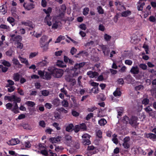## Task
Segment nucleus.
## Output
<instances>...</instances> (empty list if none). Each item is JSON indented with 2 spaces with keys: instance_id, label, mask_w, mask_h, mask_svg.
Returning a JSON list of instances; mask_svg holds the SVG:
<instances>
[{
  "instance_id": "nucleus-40",
  "label": "nucleus",
  "mask_w": 156,
  "mask_h": 156,
  "mask_svg": "<svg viewBox=\"0 0 156 156\" xmlns=\"http://www.w3.org/2000/svg\"><path fill=\"white\" fill-rule=\"evenodd\" d=\"M43 11L47 15H50L52 11V9L51 7H48L47 9H44Z\"/></svg>"
},
{
  "instance_id": "nucleus-35",
  "label": "nucleus",
  "mask_w": 156,
  "mask_h": 156,
  "mask_svg": "<svg viewBox=\"0 0 156 156\" xmlns=\"http://www.w3.org/2000/svg\"><path fill=\"white\" fill-rule=\"evenodd\" d=\"M73 127V124H70L66 126V130L67 132H71L72 131Z\"/></svg>"
},
{
  "instance_id": "nucleus-31",
  "label": "nucleus",
  "mask_w": 156,
  "mask_h": 156,
  "mask_svg": "<svg viewBox=\"0 0 156 156\" xmlns=\"http://www.w3.org/2000/svg\"><path fill=\"white\" fill-rule=\"evenodd\" d=\"M48 62L46 60H43L42 62H39L38 64L39 66H46L48 64Z\"/></svg>"
},
{
  "instance_id": "nucleus-4",
  "label": "nucleus",
  "mask_w": 156,
  "mask_h": 156,
  "mask_svg": "<svg viewBox=\"0 0 156 156\" xmlns=\"http://www.w3.org/2000/svg\"><path fill=\"white\" fill-rule=\"evenodd\" d=\"M90 136L87 133H85L82 136L83 139V144L84 145H88L91 144L89 139Z\"/></svg>"
},
{
  "instance_id": "nucleus-8",
  "label": "nucleus",
  "mask_w": 156,
  "mask_h": 156,
  "mask_svg": "<svg viewBox=\"0 0 156 156\" xmlns=\"http://www.w3.org/2000/svg\"><path fill=\"white\" fill-rule=\"evenodd\" d=\"M137 119L138 118L137 117L134 116H132L130 119L129 124L132 126L135 127L138 124L137 122Z\"/></svg>"
},
{
  "instance_id": "nucleus-20",
  "label": "nucleus",
  "mask_w": 156,
  "mask_h": 156,
  "mask_svg": "<svg viewBox=\"0 0 156 156\" xmlns=\"http://www.w3.org/2000/svg\"><path fill=\"white\" fill-rule=\"evenodd\" d=\"M61 137L60 136H58L56 137H53L51 138L50 140L52 143H57L60 141Z\"/></svg>"
},
{
  "instance_id": "nucleus-29",
  "label": "nucleus",
  "mask_w": 156,
  "mask_h": 156,
  "mask_svg": "<svg viewBox=\"0 0 156 156\" xmlns=\"http://www.w3.org/2000/svg\"><path fill=\"white\" fill-rule=\"evenodd\" d=\"M18 58L21 63H24L26 65L28 64V61L26 58H23L20 56H19Z\"/></svg>"
},
{
  "instance_id": "nucleus-27",
  "label": "nucleus",
  "mask_w": 156,
  "mask_h": 156,
  "mask_svg": "<svg viewBox=\"0 0 156 156\" xmlns=\"http://www.w3.org/2000/svg\"><path fill=\"white\" fill-rule=\"evenodd\" d=\"M85 64V62H82L79 64H76L75 65L74 68L75 69H80V68L82 67Z\"/></svg>"
},
{
  "instance_id": "nucleus-64",
  "label": "nucleus",
  "mask_w": 156,
  "mask_h": 156,
  "mask_svg": "<svg viewBox=\"0 0 156 156\" xmlns=\"http://www.w3.org/2000/svg\"><path fill=\"white\" fill-rule=\"evenodd\" d=\"M80 129L79 125H76L75 126L74 130L76 133L78 132Z\"/></svg>"
},
{
  "instance_id": "nucleus-47",
  "label": "nucleus",
  "mask_w": 156,
  "mask_h": 156,
  "mask_svg": "<svg viewBox=\"0 0 156 156\" xmlns=\"http://www.w3.org/2000/svg\"><path fill=\"white\" fill-rule=\"evenodd\" d=\"M64 39V37L63 36H60L57 38L56 41H55V43H58L59 42L62 40Z\"/></svg>"
},
{
  "instance_id": "nucleus-11",
  "label": "nucleus",
  "mask_w": 156,
  "mask_h": 156,
  "mask_svg": "<svg viewBox=\"0 0 156 156\" xmlns=\"http://www.w3.org/2000/svg\"><path fill=\"white\" fill-rule=\"evenodd\" d=\"M66 9V7L65 5H62L61 6L59 9V15L58 17L62 18L64 15Z\"/></svg>"
},
{
  "instance_id": "nucleus-14",
  "label": "nucleus",
  "mask_w": 156,
  "mask_h": 156,
  "mask_svg": "<svg viewBox=\"0 0 156 156\" xmlns=\"http://www.w3.org/2000/svg\"><path fill=\"white\" fill-rule=\"evenodd\" d=\"M145 111L150 116H154V112L153 111L152 109L150 106H148L144 108Z\"/></svg>"
},
{
  "instance_id": "nucleus-36",
  "label": "nucleus",
  "mask_w": 156,
  "mask_h": 156,
  "mask_svg": "<svg viewBox=\"0 0 156 156\" xmlns=\"http://www.w3.org/2000/svg\"><path fill=\"white\" fill-rule=\"evenodd\" d=\"M7 81L8 82V83L6 84V87L12 86L14 84V81L11 80H7Z\"/></svg>"
},
{
  "instance_id": "nucleus-21",
  "label": "nucleus",
  "mask_w": 156,
  "mask_h": 156,
  "mask_svg": "<svg viewBox=\"0 0 156 156\" xmlns=\"http://www.w3.org/2000/svg\"><path fill=\"white\" fill-rule=\"evenodd\" d=\"M48 38V37L46 36H43L41 38L40 41V44H45L47 42H46Z\"/></svg>"
},
{
  "instance_id": "nucleus-32",
  "label": "nucleus",
  "mask_w": 156,
  "mask_h": 156,
  "mask_svg": "<svg viewBox=\"0 0 156 156\" xmlns=\"http://www.w3.org/2000/svg\"><path fill=\"white\" fill-rule=\"evenodd\" d=\"M1 63L4 66L8 67H9L11 66L10 63L9 62L5 60H1Z\"/></svg>"
},
{
  "instance_id": "nucleus-58",
  "label": "nucleus",
  "mask_w": 156,
  "mask_h": 156,
  "mask_svg": "<svg viewBox=\"0 0 156 156\" xmlns=\"http://www.w3.org/2000/svg\"><path fill=\"white\" fill-rule=\"evenodd\" d=\"M102 133L101 130H98L96 131V134L97 136L99 138L102 137Z\"/></svg>"
},
{
  "instance_id": "nucleus-50",
  "label": "nucleus",
  "mask_w": 156,
  "mask_h": 156,
  "mask_svg": "<svg viewBox=\"0 0 156 156\" xmlns=\"http://www.w3.org/2000/svg\"><path fill=\"white\" fill-rule=\"evenodd\" d=\"M22 37L20 35L16 36L13 41H20L22 40Z\"/></svg>"
},
{
  "instance_id": "nucleus-13",
  "label": "nucleus",
  "mask_w": 156,
  "mask_h": 156,
  "mask_svg": "<svg viewBox=\"0 0 156 156\" xmlns=\"http://www.w3.org/2000/svg\"><path fill=\"white\" fill-rule=\"evenodd\" d=\"M20 141L17 139H12L8 142V144L10 145H14L19 143Z\"/></svg>"
},
{
  "instance_id": "nucleus-22",
  "label": "nucleus",
  "mask_w": 156,
  "mask_h": 156,
  "mask_svg": "<svg viewBox=\"0 0 156 156\" xmlns=\"http://www.w3.org/2000/svg\"><path fill=\"white\" fill-rule=\"evenodd\" d=\"M56 65L60 67L64 68L66 67V64L62 61L58 60L57 62Z\"/></svg>"
},
{
  "instance_id": "nucleus-2",
  "label": "nucleus",
  "mask_w": 156,
  "mask_h": 156,
  "mask_svg": "<svg viewBox=\"0 0 156 156\" xmlns=\"http://www.w3.org/2000/svg\"><path fill=\"white\" fill-rule=\"evenodd\" d=\"M5 99L6 100H8L10 101H13L15 103H20L21 101L20 98L14 95L10 96H5Z\"/></svg>"
},
{
  "instance_id": "nucleus-57",
  "label": "nucleus",
  "mask_w": 156,
  "mask_h": 156,
  "mask_svg": "<svg viewBox=\"0 0 156 156\" xmlns=\"http://www.w3.org/2000/svg\"><path fill=\"white\" fill-rule=\"evenodd\" d=\"M80 127V129H83V130H85L87 129V127L85 124L82 123L79 125Z\"/></svg>"
},
{
  "instance_id": "nucleus-23",
  "label": "nucleus",
  "mask_w": 156,
  "mask_h": 156,
  "mask_svg": "<svg viewBox=\"0 0 156 156\" xmlns=\"http://www.w3.org/2000/svg\"><path fill=\"white\" fill-rule=\"evenodd\" d=\"M23 6L26 9L28 10H30L34 8V5L32 3L28 4L26 5L24 4Z\"/></svg>"
},
{
  "instance_id": "nucleus-41",
  "label": "nucleus",
  "mask_w": 156,
  "mask_h": 156,
  "mask_svg": "<svg viewBox=\"0 0 156 156\" xmlns=\"http://www.w3.org/2000/svg\"><path fill=\"white\" fill-rule=\"evenodd\" d=\"M42 94L44 96H47L49 94V91L47 90H43L41 91Z\"/></svg>"
},
{
  "instance_id": "nucleus-42",
  "label": "nucleus",
  "mask_w": 156,
  "mask_h": 156,
  "mask_svg": "<svg viewBox=\"0 0 156 156\" xmlns=\"http://www.w3.org/2000/svg\"><path fill=\"white\" fill-rule=\"evenodd\" d=\"M91 92L95 94H97L98 93L99 90L98 87H93L91 90Z\"/></svg>"
},
{
  "instance_id": "nucleus-28",
  "label": "nucleus",
  "mask_w": 156,
  "mask_h": 156,
  "mask_svg": "<svg viewBox=\"0 0 156 156\" xmlns=\"http://www.w3.org/2000/svg\"><path fill=\"white\" fill-rule=\"evenodd\" d=\"M51 73L46 72L43 77V79L47 80H50L51 78Z\"/></svg>"
},
{
  "instance_id": "nucleus-15",
  "label": "nucleus",
  "mask_w": 156,
  "mask_h": 156,
  "mask_svg": "<svg viewBox=\"0 0 156 156\" xmlns=\"http://www.w3.org/2000/svg\"><path fill=\"white\" fill-rule=\"evenodd\" d=\"M103 53L105 55H108L110 52V50L106 45H103L101 46Z\"/></svg>"
},
{
  "instance_id": "nucleus-26",
  "label": "nucleus",
  "mask_w": 156,
  "mask_h": 156,
  "mask_svg": "<svg viewBox=\"0 0 156 156\" xmlns=\"http://www.w3.org/2000/svg\"><path fill=\"white\" fill-rule=\"evenodd\" d=\"M112 141L113 142V143L114 144H117L118 143V140L117 138V135L115 134H114L112 135Z\"/></svg>"
},
{
  "instance_id": "nucleus-44",
  "label": "nucleus",
  "mask_w": 156,
  "mask_h": 156,
  "mask_svg": "<svg viewBox=\"0 0 156 156\" xmlns=\"http://www.w3.org/2000/svg\"><path fill=\"white\" fill-rule=\"evenodd\" d=\"M142 104L146 105L148 104L149 102V100L147 98H144L142 101Z\"/></svg>"
},
{
  "instance_id": "nucleus-34",
  "label": "nucleus",
  "mask_w": 156,
  "mask_h": 156,
  "mask_svg": "<svg viewBox=\"0 0 156 156\" xmlns=\"http://www.w3.org/2000/svg\"><path fill=\"white\" fill-rule=\"evenodd\" d=\"M7 20L8 22H9L10 23H11L12 26H13L15 24L14 23V19L12 18V17H8L7 19Z\"/></svg>"
},
{
  "instance_id": "nucleus-59",
  "label": "nucleus",
  "mask_w": 156,
  "mask_h": 156,
  "mask_svg": "<svg viewBox=\"0 0 156 156\" xmlns=\"http://www.w3.org/2000/svg\"><path fill=\"white\" fill-rule=\"evenodd\" d=\"M111 38V36L107 34H105L104 35V38L106 41H109L110 40Z\"/></svg>"
},
{
  "instance_id": "nucleus-46",
  "label": "nucleus",
  "mask_w": 156,
  "mask_h": 156,
  "mask_svg": "<svg viewBox=\"0 0 156 156\" xmlns=\"http://www.w3.org/2000/svg\"><path fill=\"white\" fill-rule=\"evenodd\" d=\"M52 104L56 106H58L59 104V101L58 99H55L52 101Z\"/></svg>"
},
{
  "instance_id": "nucleus-6",
  "label": "nucleus",
  "mask_w": 156,
  "mask_h": 156,
  "mask_svg": "<svg viewBox=\"0 0 156 156\" xmlns=\"http://www.w3.org/2000/svg\"><path fill=\"white\" fill-rule=\"evenodd\" d=\"M73 77L72 74H68L65 76V79L66 81L71 82L73 85L76 84V81Z\"/></svg>"
},
{
  "instance_id": "nucleus-45",
  "label": "nucleus",
  "mask_w": 156,
  "mask_h": 156,
  "mask_svg": "<svg viewBox=\"0 0 156 156\" xmlns=\"http://www.w3.org/2000/svg\"><path fill=\"white\" fill-rule=\"evenodd\" d=\"M0 27L1 28L6 29L8 31H10V28L9 27L5 24H1L0 25Z\"/></svg>"
},
{
  "instance_id": "nucleus-12",
  "label": "nucleus",
  "mask_w": 156,
  "mask_h": 156,
  "mask_svg": "<svg viewBox=\"0 0 156 156\" xmlns=\"http://www.w3.org/2000/svg\"><path fill=\"white\" fill-rule=\"evenodd\" d=\"M21 23L26 26H29L30 27V30H32L35 27L34 25L31 21L29 20L26 22L22 21L21 22Z\"/></svg>"
},
{
  "instance_id": "nucleus-39",
  "label": "nucleus",
  "mask_w": 156,
  "mask_h": 156,
  "mask_svg": "<svg viewBox=\"0 0 156 156\" xmlns=\"http://www.w3.org/2000/svg\"><path fill=\"white\" fill-rule=\"evenodd\" d=\"M113 94L115 97L120 96L121 95V92L119 90L117 89L113 92Z\"/></svg>"
},
{
  "instance_id": "nucleus-48",
  "label": "nucleus",
  "mask_w": 156,
  "mask_h": 156,
  "mask_svg": "<svg viewBox=\"0 0 156 156\" xmlns=\"http://www.w3.org/2000/svg\"><path fill=\"white\" fill-rule=\"evenodd\" d=\"M0 12L2 13L3 14H5L6 12V9L4 5H2L0 6Z\"/></svg>"
},
{
  "instance_id": "nucleus-7",
  "label": "nucleus",
  "mask_w": 156,
  "mask_h": 156,
  "mask_svg": "<svg viewBox=\"0 0 156 156\" xmlns=\"http://www.w3.org/2000/svg\"><path fill=\"white\" fill-rule=\"evenodd\" d=\"M144 136L145 138H149L153 141H156V134L152 133L144 134Z\"/></svg>"
},
{
  "instance_id": "nucleus-37",
  "label": "nucleus",
  "mask_w": 156,
  "mask_h": 156,
  "mask_svg": "<svg viewBox=\"0 0 156 156\" xmlns=\"http://www.w3.org/2000/svg\"><path fill=\"white\" fill-rule=\"evenodd\" d=\"M25 104L27 105L28 106L31 107H34L35 105V104L34 102L30 101H26Z\"/></svg>"
},
{
  "instance_id": "nucleus-9",
  "label": "nucleus",
  "mask_w": 156,
  "mask_h": 156,
  "mask_svg": "<svg viewBox=\"0 0 156 156\" xmlns=\"http://www.w3.org/2000/svg\"><path fill=\"white\" fill-rule=\"evenodd\" d=\"M87 75L90 78H96L98 76L99 73L96 72L89 71L87 73Z\"/></svg>"
},
{
  "instance_id": "nucleus-60",
  "label": "nucleus",
  "mask_w": 156,
  "mask_h": 156,
  "mask_svg": "<svg viewBox=\"0 0 156 156\" xmlns=\"http://www.w3.org/2000/svg\"><path fill=\"white\" fill-rule=\"evenodd\" d=\"M13 52V51L11 49H10L6 52V54L7 56H11L12 55Z\"/></svg>"
},
{
  "instance_id": "nucleus-5",
  "label": "nucleus",
  "mask_w": 156,
  "mask_h": 156,
  "mask_svg": "<svg viewBox=\"0 0 156 156\" xmlns=\"http://www.w3.org/2000/svg\"><path fill=\"white\" fill-rule=\"evenodd\" d=\"M130 138L129 136H126L124 138L122 145L124 148L126 149H129L130 147L129 141Z\"/></svg>"
},
{
  "instance_id": "nucleus-19",
  "label": "nucleus",
  "mask_w": 156,
  "mask_h": 156,
  "mask_svg": "<svg viewBox=\"0 0 156 156\" xmlns=\"http://www.w3.org/2000/svg\"><path fill=\"white\" fill-rule=\"evenodd\" d=\"M71 73H72L73 76L75 77L77 76L80 73V69H75L74 68L73 70L71 71Z\"/></svg>"
},
{
  "instance_id": "nucleus-24",
  "label": "nucleus",
  "mask_w": 156,
  "mask_h": 156,
  "mask_svg": "<svg viewBox=\"0 0 156 156\" xmlns=\"http://www.w3.org/2000/svg\"><path fill=\"white\" fill-rule=\"evenodd\" d=\"M55 20V19L54 17L53 22V23L52 26V28L54 29H56L58 27V26L60 24V22L59 21H55L54 23Z\"/></svg>"
},
{
  "instance_id": "nucleus-10",
  "label": "nucleus",
  "mask_w": 156,
  "mask_h": 156,
  "mask_svg": "<svg viewBox=\"0 0 156 156\" xmlns=\"http://www.w3.org/2000/svg\"><path fill=\"white\" fill-rule=\"evenodd\" d=\"M41 153L45 156H56L57 154L55 153H52L51 150L48 152L46 150H43L41 151Z\"/></svg>"
},
{
  "instance_id": "nucleus-25",
  "label": "nucleus",
  "mask_w": 156,
  "mask_h": 156,
  "mask_svg": "<svg viewBox=\"0 0 156 156\" xmlns=\"http://www.w3.org/2000/svg\"><path fill=\"white\" fill-rule=\"evenodd\" d=\"M20 74L18 73H15L13 75V79L15 81H18L20 78Z\"/></svg>"
},
{
  "instance_id": "nucleus-33",
  "label": "nucleus",
  "mask_w": 156,
  "mask_h": 156,
  "mask_svg": "<svg viewBox=\"0 0 156 156\" xmlns=\"http://www.w3.org/2000/svg\"><path fill=\"white\" fill-rule=\"evenodd\" d=\"M131 12L130 11L127 10L122 12L121 15L122 16L126 17L130 15Z\"/></svg>"
},
{
  "instance_id": "nucleus-52",
  "label": "nucleus",
  "mask_w": 156,
  "mask_h": 156,
  "mask_svg": "<svg viewBox=\"0 0 156 156\" xmlns=\"http://www.w3.org/2000/svg\"><path fill=\"white\" fill-rule=\"evenodd\" d=\"M0 69H2V71L4 73L6 72L8 70V68L2 65H0Z\"/></svg>"
},
{
  "instance_id": "nucleus-18",
  "label": "nucleus",
  "mask_w": 156,
  "mask_h": 156,
  "mask_svg": "<svg viewBox=\"0 0 156 156\" xmlns=\"http://www.w3.org/2000/svg\"><path fill=\"white\" fill-rule=\"evenodd\" d=\"M12 62L17 67L20 68L22 66V65L20 64L18 60L15 58H13L12 60Z\"/></svg>"
},
{
  "instance_id": "nucleus-55",
  "label": "nucleus",
  "mask_w": 156,
  "mask_h": 156,
  "mask_svg": "<svg viewBox=\"0 0 156 156\" xmlns=\"http://www.w3.org/2000/svg\"><path fill=\"white\" fill-rule=\"evenodd\" d=\"M38 54V53L36 52H34L30 53L29 56V58H31L36 56Z\"/></svg>"
},
{
  "instance_id": "nucleus-16",
  "label": "nucleus",
  "mask_w": 156,
  "mask_h": 156,
  "mask_svg": "<svg viewBox=\"0 0 156 156\" xmlns=\"http://www.w3.org/2000/svg\"><path fill=\"white\" fill-rule=\"evenodd\" d=\"M130 72L133 74H138L139 70L137 66H133L130 70Z\"/></svg>"
},
{
  "instance_id": "nucleus-43",
  "label": "nucleus",
  "mask_w": 156,
  "mask_h": 156,
  "mask_svg": "<svg viewBox=\"0 0 156 156\" xmlns=\"http://www.w3.org/2000/svg\"><path fill=\"white\" fill-rule=\"evenodd\" d=\"M130 119H129V118L126 116H125L124 117L123 119V122L125 124H127L128 122L129 123V121Z\"/></svg>"
},
{
  "instance_id": "nucleus-30",
  "label": "nucleus",
  "mask_w": 156,
  "mask_h": 156,
  "mask_svg": "<svg viewBox=\"0 0 156 156\" xmlns=\"http://www.w3.org/2000/svg\"><path fill=\"white\" fill-rule=\"evenodd\" d=\"M98 124L101 126H104L107 123L106 120L104 119H101L98 122Z\"/></svg>"
},
{
  "instance_id": "nucleus-61",
  "label": "nucleus",
  "mask_w": 156,
  "mask_h": 156,
  "mask_svg": "<svg viewBox=\"0 0 156 156\" xmlns=\"http://www.w3.org/2000/svg\"><path fill=\"white\" fill-rule=\"evenodd\" d=\"M89 9L88 8H85L83 9V14L84 15H87L89 12Z\"/></svg>"
},
{
  "instance_id": "nucleus-53",
  "label": "nucleus",
  "mask_w": 156,
  "mask_h": 156,
  "mask_svg": "<svg viewBox=\"0 0 156 156\" xmlns=\"http://www.w3.org/2000/svg\"><path fill=\"white\" fill-rule=\"evenodd\" d=\"M62 105L64 107H68L69 106V103L68 101L65 100H64L62 102Z\"/></svg>"
},
{
  "instance_id": "nucleus-49",
  "label": "nucleus",
  "mask_w": 156,
  "mask_h": 156,
  "mask_svg": "<svg viewBox=\"0 0 156 156\" xmlns=\"http://www.w3.org/2000/svg\"><path fill=\"white\" fill-rule=\"evenodd\" d=\"M98 12L99 14H103L104 13V10L101 6H98L97 8Z\"/></svg>"
},
{
  "instance_id": "nucleus-51",
  "label": "nucleus",
  "mask_w": 156,
  "mask_h": 156,
  "mask_svg": "<svg viewBox=\"0 0 156 156\" xmlns=\"http://www.w3.org/2000/svg\"><path fill=\"white\" fill-rule=\"evenodd\" d=\"M145 5V3L143 2L141 3L140 5L137 6V9L139 11H142L143 9V6Z\"/></svg>"
},
{
  "instance_id": "nucleus-17",
  "label": "nucleus",
  "mask_w": 156,
  "mask_h": 156,
  "mask_svg": "<svg viewBox=\"0 0 156 156\" xmlns=\"http://www.w3.org/2000/svg\"><path fill=\"white\" fill-rule=\"evenodd\" d=\"M50 16V15H47L44 19V22L46 23L49 26H50L52 24L51 22L50 21L51 18Z\"/></svg>"
},
{
  "instance_id": "nucleus-56",
  "label": "nucleus",
  "mask_w": 156,
  "mask_h": 156,
  "mask_svg": "<svg viewBox=\"0 0 156 156\" xmlns=\"http://www.w3.org/2000/svg\"><path fill=\"white\" fill-rule=\"evenodd\" d=\"M39 125L43 128H44L46 126V123L43 120H41L39 122Z\"/></svg>"
},
{
  "instance_id": "nucleus-62",
  "label": "nucleus",
  "mask_w": 156,
  "mask_h": 156,
  "mask_svg": "<svg viewBox=\"0 0 156 156\" xmlns=\"http://www.w3.org/2000/svg\"><path fill=\"white\" fill-rule=\"evenodd\" d=\"M144 87L142 85H140L135 87V89L136 90H143Z\"/></svg>"
},
{
  "instance_id": "nucleus-54",
  "label": "nucleus",
  "mask_w": 156,
  "mask_h": 156,
  "mask_svg": "<svg viewBox=\"0 0 156 156\" xmlns=\"http://www.w3.org/2000/svg\"><path fill=\"white\" fill-rule=\"evenodd\" d=\"M139 67L144 70L147 69V66L144 64H140L139 65Z\"/></svg>"
},
{
  "instance_id": "nucleus-1",
  "label": "nucleus",
  "mask_w": 156,
  "mask_h": 156,
  "mask_svg": "<svg viewBox=\"0 0 156 156\" xmlns=\"http://www.w3.org/2000/svg\"><path fill=\"white\" fill-rule=\"evenodd\" d=\"M48 70L51 73L54 77L56 78L61 77L63 73L62 70L56 68L53 66L49 67L48 69Z\"/></svg>"
},
{
  "instance_id": "nucleus-3",
  "label": "nucleus",
  "mask_w": 156,
  "mask_h": 156,
  "mask_svg": "<svg viewBox=\"0 0 156 156\" xmlns=\"http://www.w3.org/2000/svg\"><path fill=\"white\" fill-rule=\"evenodd\" d=\"M63 141L65 144L69 146H71L74 143L72 136L68 135H66L64 138Z\"/></svg>"
},
{
  "instance_id": "nucleus-63",
  "label": "nucleus",
  "mask_w": 156,
  "mask_h": 156,
  "mask_svg": "<svg viewBox=\"0 0 156 156\" xmlns=\"http://www.w3.org/2000/svg\"><path fill=\"white\" fill-rule=\"evenodd\" d=\"M77 51V49L75 48L74 47H72L70 50V53L72 55L75 54Z\"/></svg>"
},
{
  "instance_id": "nucleus-38",
  "label": "nucleus",
  "mask_w": 156,
  "mask_h": 156,
  "mask_svg": "<svg viewBox=\"0 0 156 156\" xmlns=\"http://www.w3.org/2000/svg\"><path fill=\"white\" fill-rule=\"evenodd\" d=\"M48 43H46L45 44H41L40 45L44 51H46L48 49Z\"/></svg>"
}]
</instances>
